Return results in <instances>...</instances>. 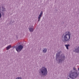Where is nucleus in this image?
<instances>
[{"label": "nucleus", "mask_w": 79, "mask_h": 79, "mask_svg": "<svg viewBox=\"0 0 79 79\" xmlns=\"http://www.w3.org/2000/svg\"><path fill=\"white\" fill-rule=\"evenodd\" d=\"M63 39V41L64 42H67L69 41V40L71 39V33L70 32L67 31L65 33V35L64 36Z\"/></svg>", "instance_id": "nucleus-1"}, {"label": "nucleus", "mask_w": 79, "mask_h": 79, "mask_svg": "<svg viewBox=\"0 0 79 79\" xmlns=\"http://www.w3.org/2000/svg\"><path fill=\"white\" fill-rule=\"evenodd\" d=\"M47 69L45 67H42L40 69L39 73H41L42 75L43 76H46L47 74Z\"/></svg>", "instance_id": "nucleus-2"}, {"label": "nucleus", "mask_w": 79, "mask_h": 79, "mask_svg": "<svg viewBox=\"0 0 79 79\" xmlns=\"http://www.w3.org/2000/svg\"><path fill=\"white\" fill-rule=\"evenodd\" d=\"M78 76V74L76 72H71L70 73V77L72 79H75L77 78Z\"/></svg>", "instance_id": "nucleus-3"}, {"label": "nucleus", "mask_w": 79, "mask_h": 79, "mask_svg": "<svg viewBox=\"0 0 79 79\" xmlns=\"http://www.w3.org/2000/svg\"><path fill=\"white\" fill-rule=\"evenodd\" d=\"M23 46L21 45H20L16 48V50L18 52H20L21 51V50L23 49Z\"/></svg>", "instance_id": "nucleus-4"}, {"label": "nucleus", "mask_w": 79, "mask_h": 79, "mask_svg": "<svg viewBox=\"0 0 79 79\" xmlns=\"http://www.w3.org/2000/svg\"><path fill=\"white\" fill-rule=\"evenodd\" d=\"M61 53V51H60L58 52L56 55V60L57 61H58V60L60 58V54Z\"/></svg>", "instance_id": "nucleus-5"}, {"label": "nucleus", "mask_w": 79, "mask_h": 79, "mask_svg": "<svg viewBox=\"0 0 79 79\" xmlns=\"http://www.w3.org/2000/svg\"><path fill=\"white\" fill-rule=\"evenodd\" d=\"M43 14V12L42 11H41L39 15L38 16V21H40V18L42 17V15Z\"/></svg>", "instance_id": "nucleus-6"}, {"label": "nucleus", "mask_w": 79, "mask_h": 79, "mask_svg": "<svg viewBox=\"0 0 79 79\" xmlns=\"http://www.w3.org/2000/svg\"><path fill=\"white\" fill-rule=\"evenodd\" d=\"M29 29V31H30V32H33V31H34V28H33V26H30Z\"/></svg>", "instance_id": "nucleus-7"}, {"label": "nucleus", "mask_w": 79, "mask_h": 79, "mask_svg": "<svg viewBox=\"0 0 79 79\" xmlns=\"http://www.w3.org/2000/svg\"><path fill=\"white\" fill-rule=\"evenodd\" d=\"M47 49L46 48H44L43 50V53H47Z\"/></svg>", "instance_id": "nucleus-8"}, {"label": "nucleus", "mask_w": 79, "mask_h": 79, "mask_svg": "<svg viewBox=\"0 0 79 79\" xmlns=\"http://www.w3.org/2000/svg\"><path fill=\"white\" fill-rule=\"evenodd\" d=\"M75 52L77 53H79V47H78L77 48L75 49Z\"/></svg>", "instance_id": "nucleus-9"}, {"label": "nucleus", "mask_w": 79, "mask_h": 79, "mask_svg": "<svg viewBox=\"0 0 79 79\" xmlns=\"http://www.w3.org/2000/svg\"><path fill=\"white\" fill-rule=\"evenodd\" d=\"M11 47H12L11 45H9L6 47V50H9V49H10V48H11Z\"/></svg>", "instance_id": "nucleus-10"}, {"label": "nucleus", "mask_w": 79, "mask_h": 79, "mask_svg": "<svg viewBox=\"0 0 79 79\" xmlns=\"http://www.w3.org/2000/svg\"><path fill=\"white\" fill-rule=\"evenodd\" d=\"M65 46L66 47L67 49V50L69 49V48L68 47H69V44L65 45Z\"/></svg>", "instance_id": "nucleus-11"}, {"label": "nucleus", "mask_w": 79, "mask_h": 79, "mask_svg": "<svg viewBox=\"0 0 79 79\" xmlns=\"http://www.w3.org/2000/svg\"><path fill=\"white\" fill-rule=\"evenodd\" d=\"M61 57H62L64 59H65V56H64V54H62L61 55Z\"/></svg>", "instance_id": "nucleus-12"}, {"label": "nucleus", "mask_w": 79, "mask_h": 79, "mask_svg": "<svg viewBox=\"0 0 79 79\" xmlns=\"http://www.w3.org/2000/svg\"><path fill=\"white\" fill-rule=\"evenodd\" d=\"M73 70H74L75 71H76V72H77V70H76V68L75 67H73Z\"/></svg>", "instance_id": "nucleus-13"}, {"label": "nucleus", "mask_w": 79, "mask_h": 79, "mask_svg": "<svg viewBox=\"0 0 79 79\" xmlns=\"http://www.w3.org/2000/svg\"><path fill=\"white\" fill-rule=\"evenodd\" d=\"M62 60H63V59H59V63H60V62H62Z\"/></svg>", "instance_id": "nucleus-14"}, {"label": "nucleus", "mask_w": 79, "mask_h": 79, "mask_svg": "<svg viewBox=\"0 0 79 79\" xmlns=\"http://www.w3.org/2000/svg\"><path fill=\"white\" fill-rule=\"evenodd\" d=\"M2 10L3 11H5V8H3V7H2Z\"/></svg>", "instance_id": "nucleus-15"}, {"label": "nucleus", "mask_w": 79, "mask_h": 79, "mask_svg": "<svg viewBox=\"0 0 79 79\" xmlns=\"http://www.w3.org/2000/svg\"><path fill=\"white\" fill-rule=\"evenodd\" d=\"M16 79H22V78L21 77H18Z\"/></svg>", "instance_id": "nucleus-16"}, {"label": "nucleus", "mask_w": 79, "mask_h": 79, "mask_svg": "<svg viewBox=\"0 0 79 79\" xmlns=\"http://www.w3.org/2000/svg\"><path fill=\"white\" fill-rule=\"evenodd\" d=\"M2 17V14H1V13H0V19L1 18V17Z\"/></svg>", "instance_id": "nucleus-17"}, {"label": "nucleus", "mask_w": 79, "mask_h": 79, "mask_svg": "<svg viewBox=\"0 0 79 79\" xmlns=\"http://www.w3.org/2000/svg\"><path fill=\"white\" fill-rule=\"evenodd\" d=\"M78 71H79V68H78Z\"/></svg>", "instance_id": "nucleus-18"}, {"label": "nucleus", "mask_w": 79, "mask_h": 79, "mask_svg": "<svg viewBox=\"0 0 79 79\" xmlns=\"http://www.w3.org/2000/svg\"><path fill=\"white\" fill-rule=\"evenodd\" d=\"M1 8L0 7V9H1Z\"/></svg>", "instance_id": "nucleus-19"}]
</instances>
